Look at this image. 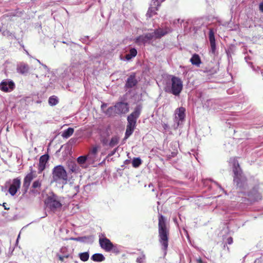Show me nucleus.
I'll use <instances>...</instances> for the list:
<instances>
[{
  "label": "nucleus",
  "mask_w": 263,
  "mask_h": 263,
  "mask_svg": "<svg viewBox=\"0 0 263 263\" xmlns=\"http://www.w3.org/2000/svg\"><path fill=\"white\" fill-rule=\"evenodd\" d=\"M169 228L167 226L165 217L162 215L158 218L159 242L161 246L164 255L166 254L168 246Z\"/></svg>",
  "instance_id": "nucleus-1"
},
{
  "label": "nucleus",
  "mask_w": 263,
  "mask_h": 263,
  "mask_svg": "<svg viewBox=\"0 0 263 263\" xmlns=\"http://www.w3.org/2000/svg\"><path fill=\"white\" fill-rule=\"evenodd\" d=\"M230 162L233 164V171L234 174V182L240 190L245 189L247 186V179L242 174L238 162L236 158H231Z\"/></svg>",
  "instance_id": "nucleus-2"
},
{
  "label": "nucleus",
  "mask_w": 263,
  "mask_h": 263,
  "mask_svg": "<svg viewBox=\"0 0 263 263\" xmlns=\"http://www.w3.org/2000/svg\"><path fill=\"white\" fill-rule=\"evenodd\" d=\"M141 111V108L140 106H137L135 108L134 111L127 117V124L125 135L126 139L133 133L136 128L137 120L140 115Z\"/></svg>",
  "instance_id": "nucleus-3"
},
{
  "label": "nucleus",
  "mask_w": 263,
  "mask_h": 263,
  "mask_svg": "<svg viewBox=\"0 0 263 263\" xmlns=\"http://www.w3.org/2000/svg\"><path fill=\"white\" fill-rule=\"evenodd\" d=\"M167 33V31L159 28L155 30L154 32L146 33L137 37L136 39V42L138 44H149L153 41L161 38Z\"/></svg>",
  "instance_id": "nucleus-4"
},
{
  "label": "nucleus",
  "mask_w": 263,
  "mask_h": 263,
  "mask_svg": "<svg viewBox=\"0 0 263 263\" xmlns=\"http://www.w3.org/2000/svg\"><path fill=\"white\" fill-rule=\"evenodd\" d=\"M183 88L182 81L178 77L172 76L171 81L167 82L165 87V91L177 96L180 95Z\"/></svg>",
  "instance_id": "nucleus-5"
},
{
  "label": "nucleus",
  "mask_w": 263,
  "mask_h": 263,
  "mask_svg": "<svg viewBox=\"0 0 263 263\" xmlns=\"http://www.w3.org/2000/svg\"><path fill=\"white\" fill-rule=\"evenodd\" d=\"M52 181L66 184L68 180L67 174L62 165H57L52 169Z\"/></svg>",
  "instance_id": "nucleus-6"
},
{
  "label": "nucleus",
  "mask_w": 263,
  "mask_h": 263,
  "mask_svg": "<svg viewBox=\"0 0 263 263\" xmlns=\"http://www.w3.org/2000/svg\"><path fill=\"white\" fill-rule=\"evenodd\" d=\"M45 204L46 208L53 212L60 210L62 206L60 198L55 195L48 196L45 201Z\"/></svg>",
  "instance_id": "nucleus-7"
},
{
  "label": "nucleus",
  "mask_w": 263,
  "mask_h": 263,
  "mask_svg": "<svg viewBox=\"0 0 263 263\" xmlns=\"http://www.w3.org/2000/svg\"><path fill=\"white\" fill-rule=\"evenodd\" d=\"M185 109L183 107H180L175 110L174 117L175 124L174 125V129L178 128L180 124V122H182L184 120L185 118Z\"/></svg>",
  "instance_id": "nucleus-8"
},
{
  "label": "nucleus",
  "mask_w": 263,
  "mask_h": 263,
  "mask_svg": "<svg viewBox=\"0 0 263 263\" xmlns=\"http://www.w3.org/2000/svg\"><path fill=\"white\" fill-rule=\"evenodd\" d=\"M115 111L118 115L125 114L129 111V105L127 103L119 102L114 105Z\"/></svg>",
  "instance_id": "nucleus-9"
},
{
  "label": "nucleus",
  "mask_w": 263,
  "mask_h": 263,
  "mask_svg": "<svg viewBox=\"0 0 263 263\" xmlns=\"http://www.w3.org/2000/svg\"><path fill=\"white\" fill-rule=\"evenodd\" d=\"M14 83L9 79L4 80L0 83V89L4 92H10L14 89Z\"/></svg>",
  "instance_id": "nucleus-10"
},
{
  "label": "nucleus",
  "mask_w": 263,
  "mask_h": 263,
  "mask_svg": "<svg viewBox=\"0 0 263 263\" xmlns=\"http://www.w3.org/2000/svg\"><path fill=\"white\" fill-rule=\"evenodd\" d=\"M30 172L28 173L24 178L23 181V187L27 192L28 190L31 181L35 177V174H34V171L32 170V166L30 167Z\"/></svg>",
  "instance_id": "nucleus-11"
},
{
  "label": "nucleus",
  "mask_w": 263,
  "mask_h": 263,
  "mask_svg": "<svg viewBox=\"0 0 263 263\" xmlns=\"http://www.w3.org/2000/svg\"><path fill=\"white\" fill-rule=\"evenodd\" d=\"M21 182L19 178L14 179L9 188V192L12 196H14L20 189Z\"/></svg>",
  "instance_id": "nucleus-12"
},
{
  "label": "nucleus",
  "mask_w": 263,
  "mask_h": 263,
  "mask_svg": "<svg viewBox=\"0 0 263 263\" xmlns=\"http://www.w3.org/2000/svg\"><path fill=\"white\" fill-rule=\"evenodd\" d=\"M248 197L249 200L251 201H258L262 199L261 194L256 187L253 188L252 191L248 193Z\"/></svg>",
  "instance_id": "nucleus-13"
},
{
  "label": "nucleus",
  "mask_w": 263,
  "mask_h": 263,
  "mask_svg": "<svg viewBox=\"0 0 263 263\" xmlns=\"http://www.w3.org/2000/svg\"><path fill=\"white\" fill-rule=\"evenodd\" d=\"M99 243L101 247L106 252H110L113 248L114 245L111 242L106 238H100Z\"/></svg>",
  "instance_id": "nucleus-14"
},
{
  "label": "nucleus",
  "mask_w": 263,
  "mask_h": 263,
  "mask_svg": "<svg viewBox=\"0 0 263 263\" xmlns=\"http://www.w3.org/2000/svg\"><path fill=\"white\" fill-rule=\"evenodd\" d=\"M48 159V155H44L40 157L38 166V173H41L45 170Z\"/></svg>",
  "instance_id": "nucleus-15"
},
{
  "label": "nucleus",
  "mask_w": 263,
  "mask_h": 263,
  "mask_svg": "<svg viewBox=\"0 0 263 263\" xmlns=\"http://www.w3.org/2000/svg\"><path fill=\"white\" fill-rule=\"evenodd\" d=\"M137 83L138 81L136 78V74L135 73H133L127 78L126 81L125 87L127 88H133L135 86Z\"/></svg>",
  "instance_id": "nucleus-16"
},
{
  "label": "nucleus",
  "mask_w": 263,
  "mask_h": 263,
  "mask_svg": "<svg viewBox=\"0 0 263 263\" xmlns=\"http://www.w3.org/2000/svg\"><path fill=\"white\" fill-rule=\"evenodd\" d=\"M29 70V67L28 64L22 62L17 64V71L22 74L27 73Z\"/></svg>",
  "instance_id": "nucleus-17"
},
{
  "label": "nucleus",
  "mask_w": 263,
  "mask_h": 263,
  "mask_svg": "<svg viewBox=\"0 0 263 263\" xmlns=\"http://www.w3.org/2000/svg\"><path fill=\"white\" fill-rule=\"evenodd\" d=\"M153 4L150 6L146 13V16L149 18L156 14V11L158 10V7H159L154 4V1H153Z\"/></svg>",
  "instance_id": "nucleus-18"
},
{
  "label": "nucleus",
  "mask_w": 263,
  "mask_h": 263,
  "mask_svg": "<svg viewBox=\"0 0 263 263\" xmlns=\"http://www.w3.org/2000/svg\"><path fill=\"white\" fill-rule=\"evenodd\" d=\"M100 147L96 145L92 147L89 151V154L87 155L88 158H90V161H94L96 158V156Z\"/></svg>",
  "instance_id": "nucleus-19"
},
{
  "label": "nucleus",
  "mask_w": 263,
  "mask_h": 263,
  "mask_svg": "<svg viewBox=\"0 0 263 263\" xmlns=\"http://www.w3.org/2000/svg\"><path fill=\"white\" fill-rule=\"evenodd\" d=\"M192 64L199 67L201 63V59L198 54L194 53L190 59Z\"/></svg>",
  "instance_id": "nucleus-20"
},
{
  "label": "nucleus",
  "mask_w": 263,
  "mask_h": 263,
  "mask_svg": "<svg viewBox=\"0 0 263 263\" xmlns=\"http://www.w3.org/2000/svg\"><path fill=\"white\" fill-rule=\"evenodd\" d=\"M73 239L82 242L92 243L93 241V237L92 236H87L76 238Z\"/></svg>",
  "instance_id": "nucleus-21"
},
{
  "label": "nucleus",
  "mask_w": 263,
  "mask_h": 263,
  "mask_svg": "<svg viewBox=\"0 0 263 263\" xmlns=\"http://www.w3.org/2000/svg\"><path fill=\"white\" fill-rule=\"evenodd\" d=\"M60 253L67 258L70 256L72 251L67 247H62L60 250Z\"/></svg>",
  "instance_id": "nucleus-22"
},
{
  "label": "nucleus",
  "mask_w": 263,
  "mask_h": 263,
  "mask_svg": "<svg viewBox=\"0 0 263 263\" xmlns=\"http://www.w3.org/2000/svg\"><path fill=\"white\" fill-rule=\"evenodd\" d=\"M87 160L90 161V158H88V156H82L77 158L78 163L80 164L82 167H85V163Z\"/></svg>",
  "instance_id": "nucleus-23"
},
{
  "label": "nucleus",
  "mask_w": 263,
  "mask_h": 263,
  "mask_svg": "<svg viewBox=\"0 0 263 263\" xmlns=\"http://www.w3.org/2000/svg\"><path fill=\"white\" fill-rule=\"evenodd\" d=\"M74 129L72 128L69 127L66 130H64L62 134V136L64 138H68L70 137L73 133Z\"/></svg>",
  "instance_id": "nucleus-24"
},
{
  "label": "nucleus",
  "mask_w": 263,
  "mask_h": 263,
  "mask_svg": "<svg viewBox=\"0 0 263 263\" xmlns=\"http://www.w3.org/2000/svg\"><path fill=\"white\" fill-rule=\"evenodd\" d=\"M91 259L94 261H102L105 260L104 256L100 253H96L91 256Z\"/></svg>",
  "instance_id": "nucleus-25"
},
{
  "label": "nucleus",
  "mask_w": 263,
  "mask_h": 263,
  "mask_svg": "<svg viewBox=\"0 0 263 263\" xmlns=\"http://www.w3.org/2000/svg\"><path fill=\"white\" fill-rule=\"evenodd\" d=\"M137 54V50L135 48H132L129 50V53H127L125 55V59L127 60H129L136 57Z\"/></svg>",
  "instance_id": "nucleus-26"
},
{
  "label": "nucleus",
  "mask_w": 263,
  "mask_h": 263,
  "mask_svg": "<svg viewBox=\"0 0 263 263\" xmlns=\"http://www.w3.org/2000/svg\"><path fill=\"white\" fill-rule=\"evenodd\" d=\"M59 102V100L57 97L52 96L49 97L48 99V103L51 106H54Z\"/></svg>",
  "instance_id": "nucleus-27"
},
{
  "label": "nucleus",
  "mask_w": 263,
  "mask_h": 263,
  "mask_svg": "<svg viewBox=\"0 0 263 263\" xmlns=\"http://www.w3.org/2000/svg\"><path fill=\"white\" fill-rule=\"evenodd\" d=\"M42 180L39 178L33 181L32 187L34 189H40L42 185Z\"/></svg>",
  "instance_id": "nucleus-28"
},
{
  "label": "nucleus",
  "mask_w": 263,
  "mask_h": 263,
  "mask_svg": "<svg viewBox=\"0 0 263 263\" xmlns=\"http://www.w3.org/2000/svg\"><path fill=\"white\" fill-rule=\"evenodd\" d=\"M79 256L82 261H86L89 259V254L88 252H85L79 253Z\"/></svg>",
  "instance_id": "nucleus-29"
},
{
  "label": "nucleus",
  "mask_w": 263,
  "mask_h": 263,
  "mask_svg": "<svg viewBox=\"0 0 263 263\" xmlns=\"http://www.w3.org/2000/svg\"><path fill=\"white\" fill-rule=\"evenodd\" d=\"M119 138L117 136L112 137L108 143L110 147H114L119 142Z\"/></svg>",
  "instance_id": "nucleus-30"
},
{
  "label": "nucleus",
  "mask_w": 263,
  "mask_h": 263,
  "mask_svg": "<svg viewBox=\"0 0 263 263\" xmlns=\"http://www.w3.org/2000/svg\"><path fill=\"white\" fill-rule=\"evenodd\" d=\"M211 48L210 50V53L211 56L215 57L216 55V43L210 44Z\"/></svg>",
  "instance_id": "nucleus-31"
},
{
  "label": "nucleus",
  "mask_w": 263,
  "mask_h": 263,
  "mask_svg": "<svg viewBox=\"0 0 263 263\" xmlns=\"http://www.w3.org/2000/svg\"><path fill=\"white\" fill-rule=\"evenodd\" d=\"M70 171L72 173H77L79 171V167L74 163H71L69 165Z\"/></svg>",
  "instance_id": "nucleus-32"
},
{
  "label": "nucleus",
  "mask_w": 263,
  "mask_h": 263,
  "mask_svg": "<svg viewBox=\"0 0 263 263\" xmlns=\"http://www.w3.org/2000/svg\"><path fill=\"white\" fill-rule=\"evenodd\" d=\"M141 163V160L139 158H135L132 161V165L134 167L139 166Z\"/></svg>",
  "instance_id": "nucleus-33"
},
{
  "label": "nucleus",
  "mask_w": 263,
  "mask_h": 263,
  "mask_svg": "<svg viewBox=\"0 0 263 263\" xmlns=\"http://www.w3.org/2000/svg\"><path fill=\"white\" fill-rule=\"evenodd\" d=\"M209 41L210 44L215 43L214 32L212 29H210L209 31Z\"/></svg>",
  "instance_id": "nucleus-34"
},
{
  "label": "nucleus",
  "mask_w": 263,
  "mask_h": 263,
  "mask_svg": "<svg viewBox=\"0 0 263 263\" xmlns=\"http://www.w3.org/2000/svg\"><path fill=\"white\" fill-rule=\"evenodd\" d=\"M115 111V106H111V107H109L107 109V111L106 112V114L107 115H108V116H111L112 115V112L113 111Z\"/></svg>",
  "instance_id": "nucleus-35"
},
{
  "label": "nucleus",
  "mask_w": 263,
  "mask_h": 263,
  "mask_svg": "<svg viewBox=\"0 0 263 263\" xmlns=\"http://www.w3.org/2000/svg\"><path fill=\"white\" fill-rule=\"evenodd\" d=\"M101 141L104 146L108 145V143H109L107 139L106 138H102L101 140Z\"/></svg>",
  "instance_id": "nucleus-36"
},
{
  "label": "nucleus",
  "mask_w": 263,
  "mask_h": 263,
  "mask_svg": "<svg viewBox=\"0 0 263 263\" xmlns=\"http://www.w3.org/2000/svg\"><path fill=\"white\" fill-rule=\"evenodd\" d=\"M164 1L165 0H153V1H154V4L155 5H157V6H160L161 3L164 2Z\"/></svg>",
  "instance_id": "nucleus-37"
},
{
  "label": "nucleus",
  "mask_w": 263,
  "mask_h": 263,
  "mask_svg": "<svg viewBox=\"0 0 263 263\" xmlns=\"http://www.w3.org/2000/svg\"><path fill=\"white\" fill-rule=\"evenodd\" d=\"M74 190V195H76L79 192V186L78 185L74 186L73 187Z\"/></svg>",
  "instance_id": "nucleus-38"
},
{
  "label": "nucleus",
  "mask_w": 263,
  "mask_h": 263,
  "mask_svg": "<svg viewBox=\"0 0 263 263\" xmlns=\"http://www.w3.org/2000/svg\"><path fill=\"white\" fill-rule=\"evenodd\" d=\"M57 256L58 257L60 260L61 261H64V258H66V257H64V255L60 254H57Z\"/></svg>",
  "instance_id": "nucleus-39"
},
{
  "label": "nucleus",
  "mask_w": 263,
  "mask_h": 263,
  "mask_svg": "<svg viewBox=\"0 0 263 263\" xmlns=\"http://www.w3.org/2000/svg\"><path fill=\"white\" fill-rule=\"evenodd\" d=\"M227 242L229 245H231L233 243V238L232 237H229L227 239Z\"/></svg>",
  "instance_id": "nucleus-40"
},
{
  "label": "nucleus",
  "mask_w": 263,
  "mask_h": 263,
  "mask_svg": "<svg viewBox=\"0 0 263 263\" xmlns=\"http://www.w3.org/2000/svg\"><path fill=\"white\" fill-rule=\"evenodd\" d=\"M137 261L138 263H143V257H138L137 259Z\"/></svg>",
  "instance_id": "nucleus-41"
},
{
  "label": "nucleus",
  "mask_w": 263,
  "mask_h": 263,
  "mask_svg": "<svg viewBox=\"0 0 263 263\" xmlns=\"http://www.w3.org/2000/svg\"><path fill=\"white\" fill-rule=\"evenodd\" d=\"M259 10L263 12V3H261L259 6Z\"/></svg>",
  "instance_id": "nucleus-42"
},
{
  "label": "nucleus",
  "mask_w": 263,
  "mask_h": 263,
  "mask_svg": "<svg viewBox=\"0 0 263 263\" xmlns=\"http://www.w3.org/2000/svg\"><path fill=\"white\" fill-rule=\"evenodd\" d=\"M41 65L43 66V67H44V68L45 69V70L47 71H49V69L48 68V67L45 65V64H41Z\"/></svg>",
  "instance_id": "nucleus-43"
},
{
  "label": "nucleus",
  "mask_w": 263,
  "mask_h": 263,
  "mask_svg": "<svg viewBox=\"0 0 263 263\" xmlns=\"http://www.w3.org/2000/svg\"><path fill=\"white\" fill-rule=\"evenodd\" d=\"M197 263H204L201 258L197 259L196 260Z\"/></svg>",
  "instance_id": "nucleus-44"
},
{
  "label": "nucleus",
  "mask_w": 263,
  "mask_h": 263,
  "mask_svg": "<svg viewBox=\"0 0 263 263\" xmlns=\"http://www.w3.org/2000/svg\"><path fill=\"white\" fill-rule=\"evenodd\" d=\"M162 126H163V127L165 129H167V128L168 127V125H167V124H165V123H164V124L162 125Z\"/></svg>",
  "instance_id": "nucleus-45"
},
{
  "label": "nucleus",
  "mask_w": 263,
  "mask_h": 263,
  "mask_svg": "<svg viewBox=\"0 0 263 263\" xmlns=\"http://www.w3.org/2000/svg\"><path fill=\"white\" fill-rule=\"evenodd\" d=\"M4 35H9V31H6V32H4Z\"/></svg>",
  "instance_id": "nucleus-46"
},
{
  "label": "nucleus",
  "mask_w": 263,
  "mask_h": 263,
  "mask_svg": "<svg viewBox=\"0 0 263 263\" xmlns=\"http://www.w3.org/2000/svg\"><path fill=\"white\" fill-rule=\"evenodd\" d=\"M3 206H4L5 209H6V210H8V209H9V208H6V206H5V203H4V204H3Z\"/></svg>",
  "instance_id": "nucleus-47"
},
{
  "label": "nucleus",
  "mask_w": 263,
  "mask_h": 263,
  "mask_svg": "<svg viewBox=\"0 0 263 263\" xmlns=\"http://www.w3.org/2000/svg\"><path fill=\"white\" fill-rule=\"evenodd\" d=\"M71 68H73L74 67V63H72L71 64V66H70Z\"/></svg>",
  "instance_id": "nucleus-48"
},
{
  "label": "nucleus",
  "mask_w": 263,
  "mask_h": 263,
  "mask_svg": "<svg viewBox=\"0 0 263 263\" xmlns=\"http://www.w3.org/2000/svg\"><path fill=\"white\" fill-rule=\"evenodd\" d=\"M37 60V62L39 63L40 64H42L40 60Z\"/></svg>",
  "instance_id": "nucleus-49"
},
{
  "label": "nucleus",
  "mask_w": 263,
  "mask_h": 263,
  "mask_svg": "<svg viewBox=\"0 0 263 263\" xmlns=\"http://www.w3.org/2000/svg\"><path fill=\"white\" fill-rule=\"evenodd\" d=\"M148 186H149V187H150V186H153V184H149Z\"/></svg>",
  "instance_id": "nucleus-50"
},
{
  "label": "nucleus",
  "mask_w": 263,
  "mask_h": 263,
  "mask_svg": "<svg viewBox=\"0 0 263 263\" xmlns=\"http://www.w3.org/2000/svg\"><path fill=\"white\" fill-rule=\"evenodd\" d=\"M219 187L221 190H223V189L220 186H219Z\"/></svg>",
  "instance_id": "nucleus-51"
},
{
  "label": "nucleus",
  "mask_w": 263,
  "mask_h": 263,
  "mask_svg": "<svg viewBox=\"0 0 263 263\" xmlns=\"http://www.w3.org/2000/svg\"><path fill=\"white\" fill-rule=\"evenodd\" d=\"M26 53H27L28 55H29V53L28 52V51H26Z\"/></svg>",
  "instance_id": "nucleus-52"
},
{
  "label": "nucleus",
  "mask_w": 263,
  "mask_h": 263,
  "mask_svg": "<svg viewBox=\"0 0 263 263\" xmlns=\"http://www.w3.org/2000/svg\"><path fill=\"white\" fill-rule=\"evenodd\" d=\"M101 107H102V108L103 107H105V105H104V104L102 105Z\"/></svg>",
  "instance_id": "nucleus-53"
},
{
  "label": "nucleus",
  "mask_w": 263,
  "mask_h": 263,
  "mask_svg": "<svg viewBox=\"0 0 263 263\" xmlns=\"http://www.w3.org/2000/svg\"><path fill=\"white\" fill-rule=\"evenodd\" d=\"M101 107H102V108L103 107H105V105H104V104L102 105Z\"/></svg>",
  "instance_id": "nucleus-54"
},
{
  "label": "nucleus",
  "mask_w": 263,
  "mask_h": 263,
  "mask_svg": "<svg viewBox=\"0 0 263 263\" xmlns=\"http://www.w3.org/2000/svg\"><path fill=\"white\" fill-rule=\"evenodd\" d=\"M36 78H39V77H38V75H37V74H36Z\"/></svg>",
  "instance_id": "nucleus-55"
},
{
  "label": "nucleus",
  "mask_w": 263,
  "mask_h": 263,
  "mask_svg": "<svg viewBox=\"0 0 263 263\" xmlns=\"http://www.w3.org/2000/svg\"><path fill=\"white\" fill-rule=\"evenodd\" d=\"M177 21H178V22L179 23V21H180V20H179V19H178V20H177Z\"/></svg>",
  "instance_id": "nucleus-56"
}]
</instances>
